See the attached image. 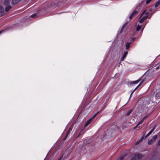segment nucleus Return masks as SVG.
<instances>
[{
  "instance_id": "35",
  "label": "nucleus",
  "mask_w": 160,
  "mask_h": 160,
  "mask_svg": "<svg viewBox=\"0 0 160 160\" xmlns=\"http://www.w3.org/2000/svg\"><path fill=\"white\" fill-rule=\"evenodd\" d=\"M158 68H159V67H158V66L156 68V69H157Z\"/></svg>"
},
{
  "instance_id": "15",
  "label": "nucleus",
  "mask_w": 160,
  "mask_h": 160,
  "mask_svg": "<svg viewBox=\"0 0 160 160\" xmlns=\"http://www.w3.org/2000/svg\"><path fill=\"white\" fill-rule=\"evenodd\" d=\"M155 129V127L153 128L146 135V137H148L149 136L153 131Z\"/></svg>"
},
{
  "instance_id": "20",
  "label": "nucleus",
  "mask_w": 160,
  "mask_h": 160,
  "mask_svg": "<svg viewBox=\"0 0 160 160\" xmlns=\"http://www.w3.org/2000/svg\"><path fill=\"white\" fill-rule=\"evenodd\" d=\"M143 122V120H141L140 122H139V123H138V124L137 125V126H136L135 127H134V129H135L139 125H140V124H141V123H142V122Z\"/></svg>"
},
{
  "instance_id": "3",
  "label": "nucleus",
  "mask_w": 160,
  "mask_h": 160,
  "mask_svg": "<svg viewBox=\"0 0 160 160\" xmlns=\"http://www.w3.org/2000/svg\"><path fill=\"white\" fill-rule=\"evenodd\" d=\"M143 156L141 154L135 155L134 157L132 158L131 160H138L142 158Z\"/></svg>"
},
{
  "instance_id": "14",
  "label": "nucleus",
  "mask_w": 160,
  "mask_h": 160,
  "mask_svg": "<svg viewBox=\"0 0 160 160\" xmlns=\"http://www.w3.org/2000/svg\"><path fill=\"white\" fill-rule=\"evenodd\" d=\"M72 127H71L68 130V132H67V134L66 137H65V138H64V139H65L66 138V137H67L68 135L71 132L72 130Z\"/></svg>"
},
{
  "instance_id": "27",
  "label": "nucleus",
  "mask_w": 160,
  "mask_h": 160,
  "mask_svg": "<svg viewBox=\"0 0 160 160\" xmlns=\"http://www.w3.org/2000/svg\"><path fill=\"white\" fill-rule=\"evenodd\" d=\"M55 5V4L53 2L51 4V7H53Z\"/></svg>"
},
{
  "instance_id": "19",
  "label": "nucleus",
  "mask_w": 160,
  "mask_h": 160,
  "mask_svg": "<svg viewBox=\"0 0 160 160\" xmlns=\"http://www.w3.org/2000/svg\"><path fill=\"white\" fill-rule=\"evenodd\" d=\"M141 27H142L141 25H138L137 26V27L136 28V30L137 31H139L140 30V29L141 28Z\"/></svg>"
},
{
  "instance_id": "37",
  "label": "nucleus",
  "mask_w": 160,
  "mask_h": 160,
  "mask_svg": "<svg viewBox=\"0 0 160 160\" xmlns=\"http://www.w3.org/2000/svg\"><path fill=\"white\" fill-rule=\"evenodd\" d=\"M140 141H139L138 142H137V143H139V142H140Z\"/></svg>"
},
{
  "instance_id": "34",
  "label": "nucleus",
  "mask_w": 160,
  "mask_h": 160,
  "mask_svg": "<svg viewBox=\"0 0 160 160\" xmlns=\"http://www.w3.org/2000/svg\"><path fill=\"white\" fill-rule=\"evenodd\" d=\"M3 31H0V34Z\"/></svg>"
},
{
  "instance_id": "6",
  "label": "nucleus",
  "mask_w": 160,
  "mask_h": 160,
  "mask_svg": "<svg viewBox=\"0 0 160 160\" xmlns=\"http://www.w3.org/2000/svg\"><path fill=\"white\" fill-rule=\"evenodd\" d=\"M138 14V12L136 10H135L134 11H133L132 14L130 15L129 16V19L130 21L132 18L135 16L136 15Z\"/></svg>"
},
{
  "instance_id": "33",
  "label": "nucleus",
  "mask_w": 160,
  "mask_h": 160,
  "mask_svg": "<svg viewBox=\"0 0 160 160\" xmlns=\"http://www.w3.org/2000/svg\"><path fill=\"white\" fill-rule=\"evenodd\" d=\"M3 31H0V34Z\"/></svg>"
},
{
  "instance_id": "36",
  "label": "nucleus",
  "mask_w": 160,
  "mask_h": 160,
  "mask_svg": "<svg viewBox=\"0 0 160 160\" xmlns=\"http://www.w3.org/2000/svg\"><path fill=\"white\" fill-rule=\"evenodd\" d=\"M142 127H141L140 126H139V127L138 128H142Z\"/></svg>"
},
{
  "instance_id": "9",
  "label": "nucleus",
  "mask_w": 160,
  "mask_h": 160,
  "mask_svg": "<svg viewBox=\"0 0 160 160\" xmlns=\"http://www.w3.org/2000/svg\"><path fill=\"white\" fill-rule=\"evenodd\" d=\"M144 81V80H142L141 81L140 83H139V84H138V85L135 88V89H134V90H133V91L131 93V95H130V96L132 95V93L133 92H134V91H135L137 89V88L139 87L140 86L141 84Z\"/></svg>"
},
{
  "instance_id": "26",
  "label": "nucleus",
  "mask_w": 160,
  "mask_h": 160,
  "mask_svg": "<svg viewBox=\"0 0 160 160\" xmlns=\"http://www.w3.org/2000/svg\"><path fill=\"white\" fill-rule=\"evenodd\" d=\"M147 117V116H145V117H144L142 119V120H143V121L144 120L146 119Z\"/></svg>"
},
{
  "instance_id": "24",
  "label": "nucleus",
  "mask_w": 160,
  "mask_h": 160,
  "mask_svg": "<svg viewBox=\"0 0 160 160\" xmlns=\"http://www.w3.org/2000/svg\"><path fill=\"white\" fill-rule=\"evenodd\" d=\"M151 0H147L146 1V3L147 4H148L151 1Z\"/></svg>"
},
{
  "instance_id": "5",
  "label": "nucleus",
  "mask_w": 160,
  "mask_h": 160,
  "mask_svg": "<svg viewBox=\"0 0 160 160\" xmlns=\"http://www.w3.org/2000/svg\"><path fill=\"white\" fill-rule=\"evenodd\" d=\"M143 15H144L145 16H146L147 18H148L149 15V12L147 11V10H144L141 15L139 19H140L142 16Z\"/></svg>"
},
{
  "instance_id": "30",
  "label": "nucleus",
  "mask_w": 160,
  "mask_h": 160,
  "mask_svg": "<svg viewBox=\"0 0 160 160\" xmlns=\"http://www.w3.org/2000/svg\"><path fill=\"white\" fill-rule=\"evenodd\" d=\"M152 8H150L149 10V11L150 12H151L152 11Z\"/></svg>"
},
{
  "instance_id": "4",
  "label": "nucleus",
  "mask_w": 160,
  "mask_h": 160,
  "mask_svg": "<svg viewBox=\"0 0 160 160\" xmlns=\"http://www.w3.org/2000/svg\"><path fill=\"white\" fill-rule=\"evenodd\" d=\"M5 12L4 11V8L2 5H0V17L4 15Z\"/></svg>"
},
{
  "instance_id": "10",
  "label": "nucleus",
  "mask_w": 160,
  "mask_h": 160,
  "mask_svg": "<svg viewBox=\"0 0 160 160\" xmlns=\"http://www.w3.org/2000/svg\"><path fill=\"white\" fill-rule=\"evenodd\" d=\"M38 13L34 14L31 15L30 16V18H36L38 17Z\"/></svg>"
},
{
  "instance_id": "1",
  "label": "nucleus",
  "mask_w": 160,
  "mask_h": 160,
  "mask_svg": "<svg viewBox=\"0 0 160 160\" xmlns=\"http://www.w3.org/2000/svg\"><path fill=\"white\" fill-rule=\"evenodd\" d=\"M11 1V0H5L3 2V4L5 8L6 12H8L12 8L11 6L9 5Z\"/></svg>"
},
{
  "instance_id": "2",
  "label": "nucleus",
  "mask_w": 160,
  "mask_h": 160,
  "mask_svg": "<svg viewBox=\"0 0 160 160\" xmlns=\"http://www.w3.org/2000/svg\"><path fill=\"white\" fill-rule=\"evenodd\" d=\"M157 138V136L155 135L153 136L151 139L148 141V144H152L154 142V141Z\"/></svg>"
},
{
  "instance_id": "18",
  "label": "nucleus",
  "mask_w": 160,
  "mask_h": 160,
  "mask_svg": "<svg viewBox=\"0 0 160 160\" xmlns=\"http://www.w3.org/2000/svg\"><path fill=\"white\" fill-rule=\"evenodd\" d=\"M126 156V155H124L120 157L119 158H118L117 160H122L124 157Z\"/></svg>"
},
{
  "instance_id": "17",
  "label": "nucleus",
  "mask_w": 160,
  "mask_h": 160,
  "mask_svg": "<svg viewBox=\"0 0 160 160\" xmlns=\"http://www.w3.org/2000/svg\"><path fill=\"white\" fill-rule=\"evenodd\" d=\"M160 4V0H158V1H157L155 5V6L156 8L158 6L159 4Z\"/></svg>"
},
{
  "instance_id": "8",
  "label": "nucleus",
  "mask_w": 160,
  "mask_h": 160,
  "mask_svg": "<svg viewBox=\"0 0 160 160\" xmlns=\"http://www.w3.org/2000/svg\"><path fill=\"white\" fill-rule=\"evenodd\" d=\"M148 18H147L146 16H144L142 18L140 19L139 20V22L140 23H142L144 20H146Z\"/></svg>"
},
{
  "instance_id": "7",
  "label": "nucleus",
  "mask_w": 160,
  "mask_h": 160,
  "mask_svg": "<svg viewBox=\"0 0 160 160\" xmlns=\"http://www.w3.org/2000/svg\"><path fill=\"white\" fill-rule=\"evenodd\" d=\"M141 79L140 78L137 80L130 82L129 83L131 84H137L138 83L141 81Z\"/></svg>"
},
{
  "instance_id": "16",
  "label": "nucleus",
  "mask_w": 160,
  "mask_h": 160,
  "mask_svg": "<svg viewBox=\"0 0 160 160\" xmlns=\"http://www.w3.org/2000/svg\"><path fill=\"white\" fill-rule=\"evenodd\" d=\"M131 44L130 42H126V49H127L130 48V44Z\"/></svg>"
},
{
  "instance_id": "11",
  "label": "nucleus",
  "mask_w": 160,
  "mask_h": 160,
  "mask_svg": "<svg viewBox=\"0 0 160 160\" xmlns=\"http://www.w3.org/2000/svg\"><path fill=\"white\" fill-rule=\"evenodd\" d=\"M128 52H125L124 54V55H123L122 57V58H121V61H123L124 59V58H125L128 54Z\"/></svg>"
},
{
  "instance_id": "13",
  "label": "nucleus",
  "mask_w": 160,
  "mask_h": 160,
  "mask_svg": "<svg viewBox=\"0 0 160 160\" xmlns=\"http://www.w3.org/2000/svg\"><path fill=\"white\" fill-rule=\"evenodd\" d=\"M92 120V119L90 118L88 120H87L84 124L85 126L86 127L88 126L89 124Z\"/></svg>"
},
{
  "instance_id": "32",
  "label": "nucleus",
  "mask_w": 160,
  "mask_h": 160,
  "mask_svg": "<svg viewBox=\"0 0 160 160\" xmlns=\"http://www.w3.org/2000/svg\"><path fill=\"white\" fill-rule=\"evenodd\" d=\"M145 26H144L143 28H142V31H143V30L144 29V28Z\"/></svg>"
},
{
  "instance_id": "31",
  "label": "nucleus",
  "mask_w": 160,
  "mask_h": 160,
  "mask_svg": "<svg viewBox=\"0 0 160 160\" xmlns=\"http://www.w3.org/2000/svg\"><path fill=\"white\" fill-rule=\"evenodd\" d=\"M143 138H144L143 137H142V138L141 139V140L140 141H142V140H143Z\"/></svg>"
},
{
  "instance_id": "25",
  "label": "nucleus",
  "mask_w": 160,
  "mask_h": 160,
  "mask_svg": "<svg viewBox=\"0 0 160 160\" xmlns=\"http://www.w3.org/2000/svg\"><path fill=\"white\" fill-rule=\"evenodd\" d=\"M126 24H127V23H126L124 24V25H123V26H122V28L121 29V31H122L123 30L124 26L126 25Z\"/></svg>"
},
{
  "instance_id": "22",
  "label": "nucleus",
  "mask_w": 160,
  "mask_h": 160,
  "mask_svg": "<svg viewBox=\"0 0 160 160\" xmlns=\"http://www.w3.org/2000/svg\"><path fill=\"white\" fill-rule=\"evenodd\" d=\"M83 133L82 130H81L79 132V133L78 134V135L77 136V138L79 137L81 134H82Z\"/></svg>"
},
{
  "instance_id": "23",
  "label": "nucleus",
  "mask_w": 160,
  "mask_h": 160,
  "mask_svg": "<svg viewBox=\"0 0 160 160\" xmlns=\"http://www.w3.org/2000/svg\"><path fill=\"white\" fill-rule=\"evenodd\" d=\"M97 114H98V113H96L91 118H91L92 119V120L93 119V118L97 115Z\"/></svg>"
},
{
  "instance_id": "21",
  "label": "nucleus",
  "mask_w": 160,
  "mask_h": 160,
  "mask_svg": "<svg viewBox=\"0 0 160 160\" xmlns=\"http://www.w3.org/2000/svg\"><path fill=\"white\" fill-rule=\"evenodd\" d=\"M132 110L131 109L129 110L127 113V116H129L130 115V114H131V113L132 112Z\"/></svg>"
},
{
  "instance_id": "28",
  "label": "nucleus",
  "mask_w": 160,
  "mask_h": 160,
  "mask_svg": "<svg viewBox=\"0 0 160 160\" xmlns=\"http://www.w3.org/2000/svg\"><path fill=\"white\" fill-rule=\"evenodd\" d=\"M62 156L58 160H63L62 159Z\"/></svg>"
},
{
  "instance_id": "29",
  "label": "nucleus",
  "mask_w": 160,
  "mask_h": 160,
  "mask_svg": "<svg viewBox=\"0 0 160 160\" xmlns=\"http://www.w3.org/2000/svg\"><path fill=\"white\" fill-rule=\"evenodd\" d=\"M158 144L159 145H160V139L158 141Z\"/></svg>"
},
{
  "instance_id": "12",
  "label": "nucleus",
  "mask_w": 160,
  "mask_h": 160,
  "mask_svg": "<svg viewBox=\"0 0 160 160\" xmlns=\"http://www.w3.org/2000/svg\"><path fill=\"white\" fill-rule=\"evenodd\" d=\"M21 1V0H12V3L13 5L16 4Z\"/></svg>"
}]
</instances>
